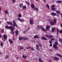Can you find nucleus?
Here are the masks:
<instances>
[{"label": "nucleus", "mask_w": 62, "mask_h": 62, "mask_svg": "<svg viewBox=\"0 0 62 62\" xmlns=\"http://www.w3.org/2000/svg\"><path fill=\"white\" fill-rule=\"evenodd\" d=\"M27 32V31H23V34H25V32Z\"/></svg>", "instance_id": "obj_53"}, {"label": "nucleus", "mask_w": 62, "mask_h": 62, "mask_svg": "<svg viewBox=\"0 0 62 62\" xmlns=\"http://www.w3.org/2000/svg\"><path fill=\"white\" fill-rule=\"evenodd\" d=\"M12 22L14 24L12 23H11V22H9V21H7L6 22L7 24H9V25H13V27H15V26L17 27V26L16 24V22L14 20L12 21Z\"/></svg>", "instance_id": "obj_1"}, {"label": "nucleus", "mask_w": 62, "mask_h": 62, "mask_svg": "<svg viewBox=\"0 0 62 62\" xmlns=\"http://www.w3.org/2000/svg\"><path fill=\"white\" fill-rule=\"evenodd\" d=\"M0 46H2V47L3 46V43L2 42H1V44H0Z\"/></svg>", "instance_id": "obj_42"}, {"label": "nucleus", "mask_w": 62, "mask_h": 62, "mask_svg": "<svg viewBox=\"0 0 62 62\" xmlns=\"http://www.w3.org/2000/svg\"><path fill=\"white\" fill-rule=\"evenodd\" d=\"M9 42L11 44H12V43H13V40H12V39H9L8 40Z\"/></svg>", "instance_id": "obj_11"}, {"label": "nucleus", "mask_w": 62, "mask_h": 62, "mask_svg": "<svg viewBox=\"0 0 62 62\" xmlns=\"http://www.w3.org/2000/svg\"><path fill=\"white\" fill-rule=\"evenodd\" d=\"M51 27L50 26H46V30L48 31H49V29H50V28Z\"/></svg>", "instance_id": "obj_3"}, {"label": "nucleus", "mask_w": 62, "mask_h": 62, "mask_svg": "<svg viewBox=\"0 0 62 62\" xmlns=\"http://www.w3.org/2000/svg\"><path fill=\"white\" fill-rule=\"evenodd\" d=\"M62 2V1L61 0H57L56 1V3H61Z\"/></svg>", "instance_id": "obj_14"}, {"label": "nucleus", "mask_w": 62, "mask_h": 62, "mask_svg": "<svg viewBox=\"0 0 62 62\" xmlns=\"http://www.w3.org/2000/svg\"><path fill=\"white\" fill-rule=\"evenodd\" d=\"M19 7L20 8H23V5L22 4H20L19 5Z\"/></svg>", "instance_id": "obj_32"}, {"label": "nucleus", "mask_w": 62, "mask_h": 62, "mask_svg": "<svg viewBox=\"0 0 62 62\" xmlns=\"http://www.w3.org/2000/svg\"><path fill=\"white\" fill-rule=\"evenodd\" d=\"M50 19H51V18L50 17H48V18L47 19V20L48 21H50Z\"/></svg>", "instance_id": "obj_33"}, {"label": "nucleus", "mask_w": 62, "mask_h": 62, "mask_svg": "<svg viewBox=\"0 0 62 62\" xmlns=\"http://www.w3.org/2000/svg\"><path fill=\"white\" fill-rule=\"evenodd\" d=\"M23 49V47H20L21 50H22V49Z\"/></svg>", "instance_id": "obj_56"}, {"label": "nucleus", "mask_w": 62, "mask_h": 62, "mask_svg": "<svg viewBox=\"0 0 62 62\" xmlns=\"http://www.w3.org/2000/svg\"><path fill=\"white\" fill-rule=\"evenodd\" d=\"M12 3H15V0H13Z\"/></svg>", "instance_id": "obj_44"}, {"label": "nucleus", "mask_w": 62, "mask_h": 62, "mask_svg": "<svg viewBox=\"0 0 62 62\" xmlns=\"http://www.w3.org/2000/svg\"><path fill=\"white\" fill-rule=\"evenodd\" d=\"M57 22V19H56V18H54L53 20V22L54 23H56Z\"/></svg>", "instance_id": "obj_12"}, {"label": "nucleus", "mask_w": 62, "mask_h": 62, "mask_svg": "<svg viewBox=\"0 0 62 62\" xmlns=\"http://www.w3.org/2000/svg\"><path fill=\"white\" fill-rule=\"evenodd\" d=\"M56 55H57V56H59V57H62V56L60 54H56Z\"/></svg>", "instance_id": "obj_23"}, {"label": "nucleus", "mask_w": 62, "mask_h": 62, "mask_svg": "<svg viewBox=\"0 0 62 62\" xmlns=\"http://www.w3.org/2000/svg\"><path fill=\"white\" fill-rule=\"evenodd\" d=\"M45 37L47 38H49V35L48 34H46L45 35Z\"/></svg>", "instance_id": "obj_25"}, {"label": "nucleus", "mask_w": 62, "mask_h": 62, "mask_svg": "<svg viewBox=\"0 0 62 62\" xmlns=\"http://www.w3.org/2000/svg\"><path fill=\"white\" fill-rule=\"evenodd\" d=\"M18 16L19 18H21L22 17V16L21 14H20L18 15Z\"/></svg>", "instance_id": "obj_28"}, {"label": "nucleus", "mask_w": 62, "mask_h": 62, "mask_svg": "<svg viewBox=\"0 0 62 62\" xmlns=\"http://www.w3.org/2000/svg\"><path fill=\"white\" fill-rule=\"evenodd\" d=\"M38 45H39V46H41V43H40L39 42H38Z\"/></svg>", "instance_id": "obj_37"}, {"label": "nucleus", "mask_w": 62, "mask_h": 62, "mask_svg": "<svg viewBox=\"0 0 62 62\" xmlns=\"http://www.w3.org/2000/svg\"><path fill=\"white\" fill-rule=\"evenodd\" d=\"M50 46H52V44H51L50 45Z\"/></svg>", "instance_id": "obj_59"}, {"label": "nucleus", "mask_w": 62, "mask_h": 62, "mask_svg": "<svg viewBox=\"0 0 62 62\" xmlns=\"http://www.w3.org/2000/svg\"><path fill=\"white\" fill-rule=\"evenodd\" d=\"M61 26L62 28V23H61Z\"/></svg>", "instance_id": "obj_58"}, {"label": "nucleus", "mask_w": 62, "mask_h": 62, "mask_svg": "<svg viewBox=\"0 0 62 62\" xmlns=\"http://www.w3.org/2000/svg\"><path fill=\"white\" fill-rule=\"evenodd\" d=\"M12 26H10V29L12 31H13L14 30V29H13V27H12Z\"/></svg>", "instance_id": "obj_18"}, {"label": "nucleus", "mask_w": 62, "mask_h": 62, "mask_svg": "<svg viewBox=\"0 0 62 62\" xmlns=\"http://www.w3.org/2000/svg\"><path fill=\"white\" fill-rule=\"evenodd\" d=\"M41 38L42 39H43V40H47V38L45 37H41Z\"/></svg>", "instance_id": "obj_9"}, {"label": "nucleus", "mask_w": 62, "mask_h": 62, "mask_svg": "<svg viewBox=\"0 0 62 62\" xmlns=\"http://www.w3.org/2000/svg\"><path fill=\"white\" fill-rule=\"evenodd\" d=\"M53 47L54 48H56L57 47V46L56 45H54L53 46Z\"/></svg>", "instance_id": "obj_39"}, {"label": "nucleus", "mask_w": 62, "mask_h": 62, "mask_svg": "<svg viewBox=\"0 0 62 62\" xmlns=\"http://www.w3.org/2000/svg\"><path fill=\"white\" fill-rule=\"evenodd\" d=\"M59 41H60V42H61V44L62 43V39H59Z\"/></svg>", "instance_id": "obj_40"}, {"label": "nucleus", "mask_w": 62, "mask_h": 62, "mask_svg": "<svg viewBox=\"0 0 62 62\" xmlns=\"http://www.w3.org/2000/svg\"><path fill=\"white\" fill-rule=\"evenodd\" d=\"M51 15H52V16H56V15H57V14H56V13H52Z\"/></svg>", "instance_id": "obj_13"}, {"label": "nucleus", "mask_w": 62, "mask_h": 62, "mask_svg": "<svg viewBox=\"0 0 62 62\" xmlns=\"http://www.w3.org/2000/svg\"><path fill=\"white\" fill-rule=\"evenodd\" d=\"M31 7L32 9H34V8H35V6L33 4H32L31 5Z\"/></svg>", "instance_id": "obj_16"}, {"label": "nucleus", "mask_w": 62, "mask_h": 62, "mask_svg": "<svg viewBox=\"0 0 62 62\" xmlns=\"http://www.w3.org/2000/svg\"><path fill=\"white\" fill-rule=\"evenodd\" d=\"M23 9H25L26 8V7L25 6H24L23 7Z\"/></svg>", "instance_id": "obj_34"}, {"label": "nucleus", "mask_w": 62, "mask_h": 62, "mask_svg": "<svg viewBox=\"0 0 62 62\" xmlns=\"http://www.w3.org/2000/svg\"><path fill=\"white\" fill-rule=\"evenodd\" d=\"M55 29L54 28H52V32H54V30H55Z\"/></svg>", "instance_id": "obj_26"}, {"label": "nucleus", "mask_w": 62, "mask_h": 62, "mask_svg": "<svg viewBox=\"0 0 62 62\" xmlns=\"http://www.w3.org/2000/svg\"><path fill=\"white\" fill-rule=\"evenodd\" d=\"M60 33H62V30H61L59 31Z\"/></svg>", "instance_id": "obj_48"}, {"label": "nucleus", "mask_w": 62, "mask_h": 62, "mask_svg": "<svg viewBox=\"0 0 62 62\" xmlns=\"http://www.w3.org/2000/svg\"><path fill=\"white\" fill-rule=\"evenodd\" d=\"M54 59H55V60H56V61L58 60H59V58L56 57H54Z\"/></svg>", "instance_id": "obj_15"}, {"label": "nucleus", "mask_w": 62, "mask_h": 62, "mask_svg": "<svg viewBox=\"0 0 62 62\" xmlns=\"http://www.w3.org/2000/svg\"><path fill=\"white\" fill-rule=\"evenodd\" d=\"M8 58H9V56H8V55H7L6 56H5V59H8Z\"/></svg>", "instance_id": "obj_21"}, {"label": "nucleus", "mask_w": 62, "mask_h": 62, "mask_svg": "<svg viewBox=\"0 0 62 62\" xmlns=\"http://www.w3.org/2000/svg\"><path fill=\"white\" fill-rule=\"evenodd\" d=\"M31 50L32 51H34V48H31Z\"/></svg>", "instance_id": "obj_49"}, {"label": "nucleus", "mask_w": 62, "mask_h": 62, "mask_svg": "<svg viewBox=\"0 0 62 62\" xmlns=\"http://www.w3.org/2000/svg\"><path fill=\"white\" fill-rule=\"evenodd\" d=\"M58 33H59V32L57 31V35H58Z\"/></svg>", "instance_id": "obj_60"}, {"label": "nucleus", "mask_w": 62, "mask_h": 62, "mask_svg": "<svg viewBox=\"0 0 62 62\" xmlns=\"http://www.w3.org/2000/svg\"><path fill=\"white\" fill-rule=\"evenodd\" d=\"M34 39H39L40 38V37L39 36L37 35L34 36Z\"/></svg>", "instance_id": "obj_8"}, {"label": "nucleus", "mask_w": 62, "mask_h": 62, "mask_svg": "<svg viewBox=\"0 0 62 62\" xmlns=\"http://www.w3.org/2000/svg\"><path fill=\"white\" fill-rule=\"evenodd\" d=\"M51 9L52 11H54V10L55 9L54 7H52Z\"/></svg>", "instance_id": "obj_24"}, {"label": "nucleus", "mask_w": 62, "mask_h": 62, "mask_svg": "<svg viewBox=\"0 0 62 62\" xmlns=\"http://www.w3.org/2000/svg\"><path fill=\"white\" fill-rule=\"evenodd\" d=\"M59 29L58 28L57 29V32H59Z\"/></svg>", "instance_id": "obj_57"}, {"label": "nucleus", "mask_w": 62, "mask_h": 62, "mask_svg": "<svg viewBox=\"0 0 62 62\" xmlns=\"http://www.w3.org/2000/svg\"><path fill=\"white\" fill-rule=\"evenodd\" d=\"M37 28L38 29H39V30L40 29V28H39V26H38Z\"/></svg>", "instance_id": "obj_50"}, {"label": "nucleus", "mask_w": 62, "mask_h": 62, "mask_svg": "<svg viewBox=\"0 0 62 62\" xmlns=\"http://www.w3.org/2000/svg\"><path fill=\"white\" fill-rule=\"evenodd\" d=\"M12 31V34H14V32H13V31Z\"/></svg>", "instance_id": "obj_63"}, {"label": "nucleus", "mask_w": 62, "mask_h": 62, "mask_svg": "<svg viewBox=\"0 0 62 62\" xmlns=\"http://www.w3.org/2000/svg\"><path fill=\"white\" fill-rule=\"evenodd\" d=\"M49 42L50 43H52V41H49Z\"/></svg>", "instance_id": "obj_55"}, {"label": "nucleus", "mask_w": 62, "mask_h": 62, "mask_svg": "<svg viewBox=\"0 0 62 62\" xmlns=\"http://www.w3.org/2000/svg\"><path fill=\"white\" fill-rule=\"evenodd\" d=\"M46 6L47 7L48 9H50V8L49 7V5L48 4H46Z\"/></svg>", "instance_id": "obj_31"}, {"label": "nucleus", "mask_w": 62, "mask_h": 62, "mask_svg": "<svg viewBox=\"0 0 62 62\" xmlns=\"http://www.w3.org/2000/svg\"><path fill=\"white\" fill-rule=\"evenodd\" d=\"M22 57L23 58H24V59H26V57H27L25 55H22Z\"/></svg>", "instance_id": "obj_20"}, {"label": "nucleus", "mask_w": 62, "mask_h": 62, "mask_svg": "<svg viewBox=\"0 0 62 62\" xmlns=\"http://www.w3.org/2000/svg\"><path fill=\"white\" fill-rule=\"evenodd\" d=\"M4 39H6L7 38V35L5 34H4Z\"/></svg>", "instance_id": "obj_22"}, {"label": "nucleus", "mask_w": 62, "mask_h": 62, "mask_svg": "<svg viewBox=\"0 0 62 62\" xmlns=\"http://www.w3.org/2000/svg\"><path fill=\"white\" fill-rule=\"evenodd\" d=\"M19 40H21L22 39L25 40H27L29 39V38L28 37H22L19 38Z\"/></svg>", "instance_id": "obj_2"}, {"label": "nucleus", "mask_w": 62, "mask_h": 62, "mask_svg": "<svg viewBox=\"0 0 62 62\" xmlns=\"http://www.w3.org/2000/svg\"><path fill=\"white\" fill-rule=\"evenodd\" d=\"M2 54V53L0 52V55H1Z\"/></svg>", "instance_id": "obj_64"}, {"label": "nucleus", "mask_w": 62, "mask_h": 62, "mask_svg": "<svg viewBox=\"0 0 62 62\" xmlns=\"http://www.w3.org/2000/svg\"><path fill=\"white\" fill-rule=\"evenodd\" d=\"M55 44L56 45H58V42L57 41H56L55 43Z\"/></svg>", "instance_id": "obj_41"}, {"label": "nucleus", "mask_w": 62, "mask_h": 62, "mask_svg": "<svg viewBox=\"0 0 62 62\" xmlns=\"http://www.w3.org/2000/svg\"><path fill=\"white\" fill-rule=\"evenodd\" d=\"M1 32L2 33H3L4 32V30L3 29H1Z\"/></svg>", "instance_id": "obj_36"}, {"label": "nucleus", "mask_w": 62, "mask_h": 62, "mask_svg": "<svg viewBox=\"0 0 62 62\" xmlns=\"http://www.w3.org/2000/svg\"><path fill=\"white\" fill-rule=\"evenodd\" d=\"M36 49L39 48V46H38V45L36 44Z\"/></svg>", "instance_id": "obj_38"}, {"label": "nucleus", "mask_w": 62, "mask_h": 62, "mask_svg": "<svg viewBox=\"0 0 62 62\" xmlns=\"http://www.w3.org/2000/svg\"><path fill=\"white\" fill-rule=\"evenodd\" d=\"M54 37V36L52 35H49V39H52Z\"/></svg>", "instance_id": "obj_19"}, {"label": "nucleus", "mask_w": 62, "mask_h": 62, "mask_svg": "<svg viewBox=\"0 0 62 62\" xmlns=\"http://www.w3.org/2000/svg\"><path fill=\"white\" fill-rule=\"evenodd\" d=\"M33 20L32 19H31L30 21V24H33Z\"/></svg>", "instance_id": "obj_10"}, {"label": "nucleus", "mask_w": 62, "mask_h": 62, "mask_svg": "<svg viewBox=\"0 0 62 62\" xmlns=\"http://www.w3.org/2000/svg\"><path fill=\"white\" fill-rule=\"evenodd\" d=\"M4 13L6 14H8V10H6L5 11Z\"/></svg>", "instance_id": "obj_27"}, {"label": "nucleus", "mask_w": 62, "mask_h": 62, "mask_svg": "<svg viewBox=\"0 0 62 62\" xmlns=\"http://www.w3.org/2000/svg\"><path fill=\"white\" fill-rule=\"evenodd\" d=\"M55 6V5H53L51 6V7H52V8H54V7Z\"/></svg>", "instance_id": "obj_47"}, {"label": "nucleus", "mask_w": 62, "mask_h": 62, "mask_svg": "<svg viewBox=\"0 0 62 62\" xmlns=\"http://www.w3.org/2000/svg\"><path fill=\"white\" fill-rule=\"evenodd\" d=\"M49 62H52V61H51V60H49Z\"/></svg>", "instance_id": "obj_61"}, {"label": "nucleus", "mask_w": 62, "mask_h": 62, "mask_svg": "<svg viewBox=\"0 0 62 62\" xmlns=\"http://www.w3.org/2000/svg\"><path fill=\"white\" fill-rule=\"evenodd\" d=\"M44 2L45 3H46V0H44Z\"/></svg>", "instance_id": "obj_62"}, {"label": "nucleus", "mask_w": 62, "mask_h": 62, "mask_svg": "<svg viewBox=\"0 0 62 62\" xmlns=\"http://www.w3.org/2000/svg\"><path fill=\"white\" fill-rule=\"evenodd\" d=\"M55 12L58 14H60V12L59 11H57L56 10H55Z\"/></svg>", "instance_id": "obj_17"}, {"label": "nucleus", "mask_w": 62, "mask_h": 62, "mask_svg": "<svg viewBox=\"0 0 62 62\" xmlns=\"http://www.w3.org/2000/svg\"><path fill=\"white\" fill-rule=\"evenodd\" d=\"M31 47L30 46H29V47H27L26 49H31Z\"/></svg>", "instance_id": "obj_43"}, {"label": "nucleus", "mask_w": 62, "mask_h": 62, "mask_svg": "<svg viewBox=\"0 0 62 62\" xmlns=\"http://www.w3.org/2000/svg\"><path fill=\"white\" fill-rule=\"evenodd\" d=\"M15 36H16V37H17V36H18V33H19V31L18 30H16L15 31Z\"/></svg>", "instance_id": "obj_5"}, {"label": "nucleus", "mask_w": 62, "mask_h": 62, "mask_svg": "<svg viewBox=\"0 0 62 62\" xmlns=\"http://www.w3.org/2000/svg\"><path fill=\"white\" fill-rule=\"evenodd\" d=\"M54 38H53L52 39H50V40L51 41H53V40H54Z\"/></svg>", "instance_id": "obj_45"}, {"label": "nucleus", "mask_w": 62, "mask_h": 62, "mask_svg": "<svg viewBox=\"0 0 62 62\" xmlns=\"http://www.w3.org/2000/svg\"><path fill=\"white\" fill-rule=\"evenodd\" d=\"M55 48V50H57L58 49V47H56Z\"/></svg>", "instance_id": "obj_46"}, {"label": "nucleus", "mask_w": 62, "mask_h": 62, "mask_svg": "<svg viewBox=\"0 0 62 62\" xmlns=\"http://www.w3.org/2000/svg\"><path fill=\"white\" fill-rule=\"evenodd\" d=\"M39 61L40 62H43V61H42V60H41V58H39Z\"/></svg>", "instance_id": "obj_35"}, {"label": "nucleus", "mask_w": 62, "mask_h": 62, "mask_svg": "<svg viewBox=\"0 0 62 62\" xmlns=\"http://www.w3.org/2000/svg\"><path fill=\"white\" fill-rule=\"evenodd\" d=\"M25 2L27 5H28V6H29L30 5V3H29V2L27 1H26Z\"/></svg>", "instance_id": "obj_30"}, {"label": "nucleus", "mask_w": 62, "mask_h": 62, "mask_svg": "<svg viewBox=\"0 0 62 62\" xmlns=\"http://www.w3.org/2000/svg\"><path fill=\"white\" fill-rule=\"evenodd\" d=\"M49 51H51V52H53V50L52 49H49Z\"/></svg>", "instance_id": "obj_51"}, {"label": "nucleus", "mask_w": 62, "mask_h": 62, "mask_svg": "<svg viewBox=\"0 0 62 62\" xmlns=\"http://www.w3.org/2000/svg\"><path fill=\"white\" fill-rule=\"evenodd\" d=\"M37 49V50H38V51H39L40 50V49H39V48Z\"/></svg>", "instance_id": "obj_54"}, {"label": "nucleus", "mask_w": 62, "mask_h": 62, "mask_svg": "<svg viewBox=\"0 0 62 62\" xmlns=\"http://www.w3.org/2000/svg\"><path fill=\"white\" fill-rule=\"evenodd\" d=\"M49 23L51 25H54V23L53 22L51 21H50Z\"/></svg>", "instance_id": "obj_6"}, {"label": "nucleus", "mask_w": 62, "mask_h": 62, "mask_svg": "<svg viewBox=\"0 0 62 62\" xmlns=\"http://www.w3.org/2000/svg\"><path fill=\"white\" fill-rule=\"evenodd\" d=\"M17 20H18V21H20L21 22H24V19H22L20 18H17Z\"/></svg>", "instance_id": "obj_4"}, {"label": "nucleus", "mask_w": 62, "mask_h": 62, "mask_svg": "<svg viewBox=\"0 0 62 62\" xmlns=\"http://www.w3.org/2000/svg\"><path fill=\"white\" fill-rule=\"evenodd\" d=\"M35 9H36V10H38V9L37 8H35Z\"/></svg>", "instance_id": "obj_52"}, {"label": "nucleus", "mask_w": 62, "mask_h": 62, "mask_svg": "<svg viewBox=\"0 0 62 62\" xmlns=\"http://www.w3.org/2000/svg\"><path fill=\"white\" fill-rule=\"evenodd\" d=\"M40 29H41L42 30V31H46V30L44 29V27H42V26H40Z\"/></svg>", "instance_id": "obj_7"}, {"label": "nucleus", "mask_w": 62, "mask_h": 62, "mask_svg": "<svg viewBox=\"0 0 62 62\" xmlns=\"http://www.w3.org/2000/svg\"><path fill=\"white\" fill-rule=\"evenodd\" d=\"M5 27L6 28H7V29H10V26H6Z\"/></svg>", "instance_id": "obj_29"}]
</instances>
